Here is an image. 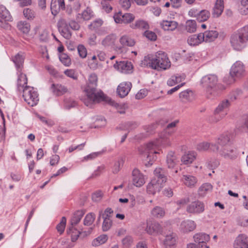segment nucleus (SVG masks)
Segmentation results:
<instances>
[{
    "label": "nucleus",
    "mask_w": 248,
    "mask_h": 248,
    "mask_svg": "<svg viewBox=\"0 0 248 248\" xmlns=\"http://www.w3.org/2000/svg\"><path fill=\"white\" fill-rule=\"evenodd\" d=\"M245 68L243 63L240 61H237L232 66L230 75L232 78H239L245 75Z\"/></svg>",
    "instance_id": "1a4fd4ad"
},
{
    "label": "nucleus",
    "mask_w": 248,
    "mask_h": 248,
    "mask_svg": "<svg viewBox=\"0 0 248 248\" xmlns=\"http://www.w3.org/2000/svg\"><path fill=\"white\" fill-rule=\"evenodd\" d=\"M193 238L194 241L198 243V245H203L204 248H209L206 244L210 240V236L208 234L203 232L198 233L193 236Z\"/></svg>",
    "instance_id": "f3484780"
},
{
    "label": "nucleus",
    "mask_w": 248,
    "mask_h": 248,
    "mask_svg": "<svg viewBox=\"0 0 248 248\" xmlns=\"http://www.w3.org/2000/svg\"><path fill=\"white\" fill-rule=\"evenodd\" d=\"M234 248H248V237L244 234L238 235L234 242Z\"/></svg>",
    "instance_id": "2eb2a0df"
},
{
    "label": "nucleus",
    "mask_w": 248,
    "mask_h": 248,
    "mask_svg": "<svg viewBox=\"0 0 248 248\" xmlns=\"http://www.w3.org/2000/svg\"><path fill=\"white\" fill-rule=\"evenodd\" d=\"M189 202V198L188 197L183 198L180 199L176 201L175 203L178 206V208H181L186 204Z\"/></svg>",
    "instance_id": "0e129e2a"
},
{
    "label": "nucleus",
    "mask_w": 248,
    "mask_h": 248,
    "mask_svg": "<svg viewBox=\"0 0 248 248\" xmlns=\"http://www.w3.org/2000/svg\"><path fill=\"white\" fill-rule=\"evenodd\" d=\"M24 58L22 55L19 53L16 54L14 58H13V61L16 65L17 69L20 68L24 62Z\"/></svg>",
    "instance_id": "c03bdc74"
},
{
    "label": "nucleus",
    "mask_w": 248,
    "mask_h": 248,
    "mask_svg": "<svg viewBox=\"0 0 248 248\" xmlns=\"http://www.w3.org/2000/svg\"><path fill=\"white\" fill-rule=\"evenodd\" d=\"M12 16L6 8L2 5H0V27L4 28L5 22L10 21Z\"/></svg>",
    "instance_id": "4468645a"
},
{
    "label": "nucleus",
    "mask_w": 248,
    "mask_h": 248,
    "mask_svg": "<svg viewBox=\"0 0 248 248\" xmlns=\"http://www.w3.org/2000/svg\"><path fill=\"white\" fill-rule=\"evenodd\" d=\"M186 30L189 32L193 33L196 31L197 24L194 20H188L185 25Z\"/></svg>",
    "instance_id": "58836bf2"
},
{
    "label": "nucleus",
    "mask_w": 248,
    "mask_h": 248,
    "mask_svg": "<svg viewBox=\"0 0 248 248\" xmlns=\"http://www.w3.org/2000/svg\"><path fill=\"white\" fill-rule=\"evenodd\" d=\"M176 235L175 233L170 232L165 236L163 240V245L165 248H175L176 244Z\"/></svg>",
    "instance_id": "6ab92c4d"
},
{
    "label": "nucleus",
    "mask_w": 248,
    "mask_h": 248,
    "mask_svg": "<svg viewBox=\"0 0 248 248\" xmlns=\"http://www.w3.org/2000/svg\"><path fill=\"white\" fill-rule=\"evenodd\" d=\"M116 39L117 36L115 34H109L102 39L101 45L105 47H111L114 46Z\"/></svg>",
    "instance_id": "b1692460"
},
{
    "label": "nucleus",
    "mask_w": 248,
    "mask_h": 248,
    "mask_svg": "<svg viewBox=\"0 0 248 248\" xmlns=\"http://www.w3.org/2000/svg\"><path fill=\"white\" fill-rule=\"evenodd\" d=\"M170 144V140L168 137L164 135H161L160 137L155 141H152L146 144L144 146L139 148L140 154L144 155L146 156V161L149 166L152 164V161L156 159V156L154 154L158 153L156 149L159 146L167 145Z\"/></svg>",
    "instance_id": "7ed1b4c3"
},
{
    "label": "nucleus",
    "mask_w": 248,
    "mask_h": 248,
    "mask_svg": "<svg viewBox=\"0 0 248 248\" xmlns=\"http://www.w3.org/2000/svg\"><path fill=\"white\" fill-rule=\"evenodd\" d=\"M123 23L128 24L132 22L135 19V16L131 13H125L122 16Z\"/></svg>",
    "instance_id": "603ef678"
},
{
    "label": "nucleus",
    "mask_w": 248,
    "mask_h": 248,
    "mask_svg": "<svg viewBox=\"0 0 248 248\" xmlns=\"http://www.w3.org/2000/svg\"><path fill=\"white\" fill-rule=\"evenodd\" d=\"M66 222V219L65 217L62 218L61 221L57 226V229L58 232L61 234L62 233L64 230Z\"/></svg>",
    "instance_id": "13d9d810"
},
{
    "label": "nucleus",
    "mask_w": 248,
    "mask_h": 248,
    "mask_svg": "<svg viewBox=\"0 0 248 248\" xmlns=\"http://www.w3.org/2000/svg\"><path fill=\"white\" fill-rule=\"evenodd\" d=\"M24 16L28 20H32L35 16V13L30 8H25L23 10Z\"/></svg>",
    "instance_id": "8fccbe9b"
},
{
    "label": "nucleus",
    "mask_w": 248,
    "mask_h": 248,
    "mask_svg": "<svg viewBox=\"0 0 248 248\" xmlns=\"http://www.w3.org/2000/svg\"><path fill=\"white\" fill-rule=\"evenodd\" d=\"M64 73L66 76L73 79L76 80L78 78V76L73 69H67L64 71Z\"/></svg>",
    "instance_id": "69168bd1"
},
{
    "label": "nucleus",
    "mask_w": 248,
    "mask_h": 248,
    "mask_svg": "<svg viewBox=\"0 0 248 248\" xmlns=\"http://www.w3.org/2000/svg\"><path fill=\"white\" fill-rule=\"evenodd\" d=\"M179 162L178 158L175 153L172 151L170 152L166 157V163L169 168H174Z\"/></svg>",
    "instance_id": "393cba45"
},
{
    "label": "nucleus",
    "mask_w": 248,
    "mask_h": 248,
    "mask_svg": "<svg viewBox=\"0 0 248 248\" xmlns=\"http://www.w3.org/2000/svg\"><path fill=\"white\" fill-rule=\"evenodd\" d=\"M203 41L202 33L189 36L187 39V43L190 46H197Z\"/></svg>",
    "instance_id": "cd10ccee"
},
{
    "label": "nucleus",
    "mask_w": 248,
    "mask_h": 248,
    "mask_svg": "<svg viewBox=\"0 0 248 248\" xmlns=\"http://www.w3.org/2000/svg\"><path fill=\"white\" fill-rule=\"evenodd\" d=\"M108 239L107 236L106 235H102L94 239L92 242V245L93 246H98L100 245L105 243Z\"/></svg>",
    "instance_id": "a18cd8bd"
},
{
    "label": "nucleus",
    "mask_w": 248,
    "mask_h": 248,
    "mask_svg": "<svg viewBox=\"0 0 248 248\" xmlns=\"http://www.w3.org/2000/svg\"><path fill=\"white\" fill-rule=\"evenodd\" d=\"M114 67L117 69L120 72L123 73H129L132 72L133 66L131 62L128 61L116 62L114 64Z\"/></svg>",
    "instance_id": "f8f14e48"
},
{
    "label": "nucleus",
    "mask_w": 248,
    "mask_h": 248,
    "mask_svg": "<svg viewBox=\"0 0 248 248\" xmlns=\"http://www.w3.org/2000/svg\"><path fill=\"white\" fill-rule=\"evenodd\" d=\"M85 214L83 210H78L76 211L71 219V224L72 226L76 225L80 221Z\"/></svg>",
    "instance_id": "4c0bfd02"
},
{
    "label": "nucleus",
    "mask_w": 248,
    "mask_h": 248,
    "mask_svg": "<svg viewBox=\"0 0 248 248\" xmlns=\"http://www.w3.org/2000/svg\"><path fill=\"white\" fill-rule=\"evenodd\" d=\"M184 78L181 76H173L168 80L167 84L170 86H173L174 85L180 82Z\"/></svg>",
    "instance_id": "37998d69"
},
{
    "label": "nucleus",
    "mask_w": 248,
    "mask_h": 248,
    "mask_svg": "<svg viewBox=\"0 0 248 248\" xmlns=\"http://www.w3.org/2000/svg\"><path fill=\"white\" fill-rule=\"evenodd\" d=\"M181 101L184 103L192 102L195 99V95L191 90H186L179 93Z\"/></svg>",
    "instance_id": "5701e85b"
},
{
    "label": "nucleus",
    "mask_w": 248,
    "mask_h": 248,
    "mask_svg": "<svg viewBox=\"0 0 248 248\" xmlns=\"http://www.w3.org/2000/svg\"><path fill=\"white\" fill-rule=\"evenodd\" d=\"M152 215L156 218H162L165 214V210L162 207L156 206L151 211Z\"/></svg>",
    "instance_id": "ea45409f"
},
{
    "label": "nucleus",
    "mask_w": 248,
    "mask_h": 248,
    "mask_svg": "<svg viewBox=\"0 0 248 248\" xmlns=\"http://www.w3.org/2000/svg\"><path fill=\"white\" fill-rule=\"evenodd\" d=\"M51 90L54 94L59 96L68 92L67 88L61 84H53L51 87Z\"/></svg>",
    "instance_id": "c756f323"
},
{
    "label": "nucleus",
    "mask_w": 248,
    "mask_h": 248,
    "mask_svg": "<svg viewBox=\"0 0 248 248\" xmlns=\"http://www.w3.org/2000/svg\"><path fill=\"white\" fill-rule=\"evenodd\" d=\"M18 29L24 33H28L30 30V25L26 21H20L17 25Z\"/></svg>",
    "instance_id": "79ce46f5"
},
{
    "label": "nucleus",
    "mask_w": 248,
    "mask_h": 248,
    "mask_svg": "<svg viewBox=\"0 0 248 248\" xmlns=\"http://www.w3.org/2000/svg\"><path fill=\"white\" fill-rule=\"evenodd\" d=\"M92 16V13L90 10H86L82 14V17L85 20H90Z\"/></svg>",
    "instance_id": "774afa93"
},
{
    "label": "nucleus",
    "mask_w": 248,
    "mask_h": 248,
    "mask_svg": "<svg viewBox=\"0 0 248 248\" xmlns=\"http://www.w3.org/2000/svg\"><path fill=\"white\" fill-rule=\"evenodd\" d=\"M219 147L216 143H210L207 142H202L197 145V149L199 151H206L209 149L213 152L218 151Z\"/></svg>",
    "instance_id": "412c9836"
},
{
    "label": "nucleus",
    "mask_w": 248,
    "mask_h": 248,
    "mask_svg": "<svg viewBox=\"0 0 248 248\" xmlns=\"http://www.w3.org/2000/svg\"><path fill=\"white\" fill-rule=\"evenodd\" d=\"M145 231L150 235H156L162 232V228L157 222L148 223Z\"/></svg>",
    "instance_id": "aec40b11"
},
{
    "label": "nucleus",
    "mask_w": 248,
    "mask_h": 248,
    "mask_svg": "<svg viewBox=\"0 0 248 248\" xmlns=\"http://www.w3.org/2000/svg\"><path fill=\"white\" fill-rule=\"evenodd\" d=\"M97 76L95 74H91L84 89L85 95L82 100L84 104L87 107L92 108L96 104L105 101L110 105L116 106L117 103L111 98L106 96L102 91L97 90Z\"/></svg>",
    "instance_id": "f257e3e1"
},
{
    "label": "nucleus",
    "mask_w": 248,
    "mask_h": 248,
    "mask_svg": "<svg viewBox=\"0 0 248 248\" xmlns=\"http://www.w3.org/2000/svg\"><path fill=\"white\" fill-rule=\"evenodd\" d=\"M162 28L165 31H173L178 26V23L175 21L163 20L160 23Z\"/></svg>",
    "instance_id": "c85d7f7f"
},
{
    "label": "nucleus",
    "mask_w": 248,
    "mask_h": 248,
    "mask_svg": "<svg viewBox=\"0 0 248 248\" xmlns=\"http://www.w3.org/2000/svg\"><path fill=\"white\" fill-rule=\"evenodd\" d=\"M203 41L205 42H211L215 40L218 36V33L215 30L206 31L202 33Z\"/></svg>",
    "instance_id": "a878e982"
},
{
    "label": "nucleus",
    "mask_w": 248,
    "mask_h": 248,
    "mask_svg": "<svg viewBox=\"0 0 248 248\" xmlns=\"http://www.w3.org/2000/svg\"><path fill=\"white\" fill-rule=\"evenodd\" d=\"M124 163V160L123 158L119 159L115 162L113 168V172L114 173H118L123 166Z\"/></svg>",
    "instance_id": "5fc2aeb1"
},
{
    "label": "nucleus",
    "mask_w": 248,
    "mask_h": 248,
    "mask_svg": "<svg viewBox=\"0 0 248 248\" xmlns=\"http://www.w3.org/2000/svg\"><path fill=\"white\" fill-rule=\"evenodd\" d=\"M217 152L225 159H233L236 157L235 151L230 145L223 147L220 149H218Z\"/></svg>",
    "instance_id": "9b49d317"
},
{
    "label": "nucleus",
    "mask_w": 248,
    "mask_h": 248,
    "mask_svg": "<svg viewBox=\"0 0 248 248\" xmlns=\"http://www.w3.org/2000/svg\"><path fill=\"white\" fill-rule=\"evenodd\" d=\"M133 184L137 187H140L145 183L144 176L138 169H134L132 172Z\"/></svg>",
    "instance_id": "dca6fc26"
},
{
    "label": "nucleus",
    "mask_w": 248,
    "mask_h": 248,
    "mask_svg": "<svg viewBox=\"0 0 248 248\" xmlns=\"http://www.w3.org/2000/svg\"><path fill=\"white\" fill-rule=\"evenodd\" d=\"M102 224V230L104 232L108 231L112 226V221L109 217H105Z\"/></svg>",
    "instance_id": "864d4df0"
},
{
    "label": "nucleus",
    "mask_w": 248,
    "mask_h": 248,
    "mask_svg": "<svg viewBox=\"0 0 248 248\" xmlns=\"http://www.w3.org/2000/svg\"><path fill=\"white\" fill-rule=\"evenodd\" d=\"M224 10L223 0H217L213 9L212 15L214 17H219Z\"/></svg>",
    "instance_id": "bb28decb"
},
{
    "label": "nucleus",
    "mask_w": 248,
    "mask_h": 248,
    "mask_svg": "<svg viewBox=\"0 0 248 248\" xmlns=\"http://www.w3.org/2000/svg\"><path fill=\"white\" fill-rule=\"evenodd\" d=\"M182 180L184 184L189 187H194L197 182L196 178L190 175H184Z\"/></svg>",
    "instance_id": "2f4dec72"
},
{
    "label": "nucleus",
    "mask_w": 248,
    "mask_h": 248,
    "mask_svg": "<svg viewBox=\"0 0 248 248\" xmlns=\"http://www.w3.org/2000/svg\"><path fill=\"white\" fill-rule=\"evenodd\" d=\"M59 59L61 62L66 66H69L71 63L70 57L65 53H62L59 56Z\"/></svg>",
    "instance_id": "3c124183"
},
{
    "label": "nucleus",
    "mask_w": 248,
    "mask_h": 248,
    "mask_svg": "<svg viewBox=\"0 0 248 248\" xmlns=\"http://www.w3.org/2000/svg\"><path fill=\"white\" fill-rule=\"evenodd\" d=\"M144 35L151 41H155L157 38L156 34L154 32L150 31H146L144 32Z\"/></svg>",
    "instance_id": "e2e57ef3"
},
{
    "label": "nucleus",
    "mask_w": 248,
    "mask_h": 248,
    "mask_svg": "<svg viewBox=\"0 0 248 248\" xmlns=\"http://www.w3.org/2000/svg\"><path fill=\"white\" fill-rule=\"evenodd\" d=\"M103 24V21L101 19H97L91 23L89 25V28L91 30H95L100 27Z\"/></svg>",
    "instance_id": "680f3d73"
},
{
    "label": "nucleus",
    "mask_w": 248,
    "mask_h": 248,
    "mask_svg": "<svg viewBox=\"0 0 248 248\" xmlns=\"http://www.w3.org/2000/svg\"><path fill=\"white\" fill-rule=\"evenodd\" d=\"M205 205L202 202L196 200L191 202L186 208V211L193 215H199L204 212Z\"/></svg>",
    "instance_id": "6e6552de"
},
{
    "label": "nucleus",
    "mask_w": 248,
    "mask_h": 248,
    "mask_svg": "<svg viewBox=\"0 0 248 248\" xmlns=\"http://www.w3.org/2000/svg\"><path fill=\"white\" fill-rule=\"evenodd\" d=\"M103 9H104L107 13H109L112 10V7L110 4L105 0H103L101 2Z\"/></svg>",
    "instance_id": "338daca9"
},
{
    "label": "nucleus",
    "mask_w": 248,
    "mask_h": 248,
    "mask_svg": "<svg viewBox=\"0 0 248 248\" xmlns=\"http://www.w3.org/2000/svg\"><path fill=\"white\" fill-rule=\"evenodd\" d=\"M248 42V25L234 32L230 37V43L233 48L241 50L247 45Z\"/></svg>",
    "instance_id": "423d86ee"
},
{
    "label": "nucleus",
    "mask_w": 248,
    "mask_h": 248,
    "mask_svg": "<svg viewBox=\"0 0 248 248\" xmlns=\"http://www.w3.org/2000/svg\"><path fill=\"white\" fill-rule=\"evenodd\" d=\"M138 126V124L133 122H128L122 124L120 126V129L123 130L128 131V132L135 129Z\"/></svg>",
    "instance_id": "a19ab883"
},
{
    "label": "nucleus",
    "mask_w": 248,
    "mask_h": 248,
    "mask_svg": "<svg viewBox=\"0 0 248 248\" xmlns=\"http://www.w3.org/2000/svg\"><path fill=\"white\" fill-rule=\"evenodd\" d=\"M201 83L206 88L207 97L209 99H213L217 96L221 91L225 89L224 85L218 83V78L214 74L204 76Z\"/></svg>",
    "instance_id": "20e7f679"
},
{
    "label": "nucleus",
    "mask_w": 248,
    "mask_h": 248,
    "mask_svg": "<svg viewBox=\"0 0 248 248\" xmlns=\"http://www.w3.org/2000/svg\"><path fill=\"white\" fill-rule=\"evenodd\" d=\"M58 30L61 34L65 38L69 39L72 35L68 23L65 19L62 18L58 22Z\"/></svg>",
    "instance_id": "9d476101"
},
{
    "label": "nucleus",
    "mask_w": 248,
    "mask_h": 248,
    "mask_svg": "<svg viewBox=\"0 0 248 248\" xmlns=\"http://www.w3.org/2000/svg\"><path fill=\"white\" fill-rule=\"evenodd\" d=\"M192 16L195 17L199 22H204L207 20L210 17V12L206 10H203L201 11L193 10L191 12Z\"/></svg>",
    "instance_id": "4be33fe9"
},
{
    "label": "nucleus",
    "mask_w": 248,
    "mask_h": 248,
    "mask_svg": "<svg viewBox=\"0 0 248 248\" xmlns=\"http://www.w3.org/2000/svg\"><path fill=\"white\" fill-rule=\"evenodd\" d=\"M132 83L130 82H123L120 83L117 89V92L119 96L123 98L126 96L130 92Z\"/></svg>",
    "instance_id": "ddd939ff"
},
{
    "label": "nucleus",
    "mask_w": 248,
    "mask_h": 248,
    "mask_svg": "<svg viewBox=\"0 0 248 248\" xmlns=\"http://www.w3.org/2000/svg\"><path fill=\"white\" fill-rule=\"evenodd\" d=\"M196 227L195 222L190 219H186L183 221L180 226V230L185 233L189 232L194 231Z\"/></svg>",
    "instance_id": "a211bd4d"
},
{
    "label": "nucleus",
    "mask_w": 248,
    "mask_h": 248,
    "mask_svg": "<svg viewBox=\"0 0 248 248\" xmlns=\"http://www.w3.org/2000/svg\"><path fill=\"white\" fill-rule=\"evenodd\" d=\"M103 195V192L101 191L98 190L93 194L92 198L93 201L99 202L101 200Z\"/></svg>",
    "instance_id": "bf43d9fd"
},
{
    "label": "nucleus",
    "mask_w": 248,
    "mask_h": 248,
    "mask_svg": "<svg viewBox=\"0 0 248 248\" xmlns=\"http://www.w3.org/2000/svg\"><path fill=\"white\" fill-rule=\"evenodd\" d=\"M242 93V92L240 90H237L235 91H233L230 93L229 95L228 100L230 101V103L234 101L238 98L239 95Z\"/></svg>",
    "instance_id": "4d7b16f0"
},
{
    "label": "nucleus",
    "mask_w": 248,
    "mask_h": 248,
    "mask_svg": "<svg viewBox=\"0 0 248 248\" xmlns=\"http://www.w3.org/2000/svg\"><path fill=\"white\" fill-rule=\"evenodd\" d=\"M130 27L133 29L147 30L149 28L148 23L143 20H138L130 24Z\"/></svg>",
    "instance_id": "f704fd0d"
},
{
    "label": "nucleus",
    "mask_w": 248,
    "mask_h": 248,
    "mask_svg": "<svg viewBox=\"0 0 248 248\" xmlns=\"http://www.w3.org/2000/svg\"><path fill=\"white\" fill-rule=\"evenodd\" d=\"M78 50L79 56L82 58H85L87 54L85 47L82 45H79L78 46Z\"/></svg>",
    "instance_id": "052dcab7"
},
{
    "label": "nucleus",
    "mask_w": 248,
    "mask_h": 248,
    "mask_svg": "<svg viewBox=\"0 0 248 248\" xmlns=\"http://www.w3.org/2000/svg\"><path fill=\"white\" fill-rule=\"evenodd\" d=\"M77 102L70 98L65 99L64 100V107L68 109L76 107Z\"/></svg>",
    "instance_id": "6e6d98bb"
},
{
    "label": "nucleus",
    "mask_w": 248,
    "mask_h": 248,
    "mask_svg": "<svg viewBox=\"0 0 248 248\" xmlns=\"http://www.w3.org/2000/svg\"><path fill=\"white\" fill-rule=\"evenodd\" d=\"M155 178L147 186V191L149 194L154 195L159 192L167 181V173L164 169L156 168L154 170Z\"/></svg>",
    "instance_id": "39448f33"
},
{
    "label": "nucleus",
    "mask_w": 248,
    "mask_h": 248,
    "mask_svg": "<svg viewBox=\"0 0 248 248\" xmlns=\"http://www.w3.org/2000/svg\"><path fill=\"white\" fill-rule=\"evenodd\" d=\"M231 105L230 101L228 99H225L222 101L215 110V114H219L227 112L226 110Z\"/></svg>",
    "instance_id": "7c9ffc66"
},
{
    "label": "nucleus",
    "mask_w": 248,
    "mask_h": 248,
    "mask_svg": "<svg viewBox=\"0 0 248 248\" xmlns=\"http://www.w3.org/2000/svg\"><path fill=\"white\" fill-rule=\"evenodd\" d=\"M120 44L124 46H133L135 45V41L127 35H123L119 39Z\"/></svg>",
    "instance_id": "473e14b6"
},
{
    "label": "nucleus",
    "mask_w": 248,
    "mask_h": 248,
    "mask_svg": "<svg viewBox=\"0 0 248 248\" xmlns=\"http://www.w3.org/2000/svg\"><path fill=\"white\" fill-rule=\"evenodd\" d=\"M230 140V137L227 135H222L217 140L215 143L219 147V149L223 147L230 145L229 142Z\"/></svg>",
    "instance_id": "c9c22d12"
},
{
    "label": "nucleus",
    "mask_w": 248,
    "mask_h": 248,
    "mask_svg": "<svg viewBox=\"0 0 248 248\" xmlns=\"http://www.w3.org/2000/svg\"><path fill=\"white\" fill-rule=\"evenodd\" d=\"M141 67H148L158 71L166 70L171 65V62L164 52L159 51L155 54H149L141 61Z\"/></svg>",
    "instance_id": "f03ea898"
},
{
    "label": "nucleus",
    "mask_w": 248,
    "mask_h": 248,
    "mask_svg": "<svg viewBox=\"0 0 248 248\" xmlns=\"http://www.w3.org/2000/svg\"><path fill=\"white\" fill-rule=\"evenodd\" d=\"M95 218V215L93 213H90L88 214L84 219V225L85 226H90L94 222Z\"/></svg>",
    "instance_id": "de8ad7c7"
},
{
    "label": "nucleus",
    "mask_w": 248,
    "mask_h": 248,
    "mask_svg": "<svg viewBox=\"0 0 248 248\" xmlns=\"http://www.w3.org/2000/svg\"><path fill=\"white\" fill-rule=\"evenodd\" d=\"M22 92L23 97L29 105L33 107L38 103V94L33 87L26 86L25 88Z\"/></svg>",
    "instance_id": "0eeeda50"
},
{
    "label": "nucleus",
    "mask_w": 248,
    "mask_h": 248,
    "mask_svg": "<svg viewBox=\"0 0 248 248\" xmlns=\"http://www.w3.org/2000/svg\"><path fill=\"white\" fill-rule=\"evenodd\" d=\"M196 156V153L194 152H189L182 156L181 158V161L184 164L188 165L193 162V161L195 159Z\"/></svg>",
    "instance_id": "72a5a7b5"
},
{
    "label": "nucleus",
    "mask_w": 248,
    "mask_h": 248,
    "mask_svg": "<svg viewBox=\"0 0 248 248\" xmlns=\"http://www.w3.org/2000/svg\"><path fill=\"white\" fill-rule=\"evenodd\" d=\"M27 78L25 74L21 73L17 79V89L19 91H23L25 86H27Z\"/></svg>",
    "instance_id": "e433bc0d"
},
{
    "label": "nucleus",
    "mask_w": 248,
    "mask_h": 248,
    "mask_svg": "<svg viewBox=\"0 0 248 248\" xmlns=\"http://www.w3.org/2000/svg\"><path fill=\"white\" fill-rule=\"evenodd\" d=\"M212 186L209 183L203 184L199 189V194L201 196H204L206 192L211 190Z\"/></svg>",
    "instance_id": "49530a36"
},
{
    "label": "nucleus",
    "mask_w": 248,
    "mask_h": 248,
    "mask_svg": "<svg viewBox=\"0 0 248 248\" xmlns=\"http://www.w3.org/2000/svg\"><path fill=\"white\" fill-rule=\"evenodd\" d=\"M50 8L52 14L53 15L55 16L58 13L61 9L59 6V1L58 0H52Z\"/></svg>",
    "instance_id": "09e8293b"
}]
</instances>
